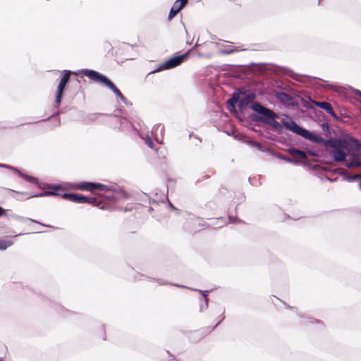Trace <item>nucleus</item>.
I'll return each instance as SVG.
<instances>
[{"label": "nucleus", "mask_w": 361, "mask_h": 361, "mask_svg": "<svg viewBox=\"0 0 361 361\" xmlns=\"http://www.w3.org/2000/svg\"><path fill=\"white\" fill-rule=\"evenodd\" d=\"M355 94H356L357 95H359V96L361 97V92H360V91L357 90V91L355 92Z\"/></svg>", "instance_id": "19"}, {"label": "nucleus", "mask_w": 361, "mask_h": 361, "mask_svg": "<svg viewBox=\"0 0 361 361\" xmlns=\"http://www.w3.org/2000/svg\"><path fill=\"white\" fill-rule=\"evenodd\" d=\"M73 194L64 193L61 195L63 199L68 200L71 202Z\"/></svg>", "instance_id": "14"}, {"label": "nucleus", "mask_w": 361, "mask_h": 361, "mask_svg": "<svg viewBox=\"0 0 361 361\" xmlns=\"http://www.w3.org/2000/svg\"><path fill=\"white\" fill-rule=\"evenodd\" d=\"M288 152L293 157V159H285L287 161L295 162L298 164L305 163L307 156L304 152L299 151L295 149H289Z\"/></svg>", "instance_id": "9"}, {"label": "nucleus", "mask_w": 361, "mask_h": 361, "mask_svg": "<svg viewBox=\"0 0 361 361\" xmlns=\"http://www.w3.org/2000/svg\"><path fill=\"white\" fill-rule=\"evenodd\" d=\"M71 202L77 203H90L102 209H108L99 202L95 198H90L83 195L73 194Z\"/></svg>", "instance_id": "7"}, {"label": "nucleus", "mask_w": 361, "mask_h": 361, "mask_svg": "<svg viewBox=\"0 0 361 361\" xmlns=\"http://www.w3.org/2000/svg\"><path fill=\"white\" fill-rule=\"evenodd\" d=\"M49 188H51L53 190H80L82 191H89L91 192H94L95 190H101V191H110L111 189L105 185L90 182H82L79 183H65L63 185H54Z\"/></svg>", "instance_id": "3"}, {"label": "nucleus", "mask_w": 361, "mask_h": 361, "mask_svg": "<svg viewBox=\"0 0 361 361\" xmlns=\"http://www.w3.org/2000/svg\"><path fill=\"white\" fill-rule=\"evenodd\" d=\"M251 99L250 95L245 96L241 92L235 93L233 97L228 102V108L231 111H234V104L238 102L240 107L243 109Z\"/></svg>", "instance_id": "5"}, {"label": "nucleus", "mask_w": 361, "mask_h": 361, "mask_svg": "<svg viewBox=\"0 0 361 361\" xmlns=\"http://www.w3.org/2000/svg\"><path fill=\"white\" fill-rule=\"evenodd\" d=\"M13 243L11 240L0 238V250L4 251L11 247Z\"/></svg>", "instance_id": "13"}, {"label": "nucleus", "mask_w": 361, "mask_h": 361, "mask_svg": "<svg viewBox=\"0 0 361 361\" xmlns=\"http://www.w3.org/2000/svg\"><path fill=\"white\" fill-rule=\"evenodd\" d=\"M316 104L323 109H325L331 115L334 116V113L331 105L327 102H316Z\"/></svg>", "instance_id": "12"}, {"label": "nucleus", "mask_w": 361, "mask_h": 361, "mask_svg": "<svg viewBox=\"0 0 361 361\" xmlns=\"http://www.w3.org/2000/svg\"><path fill=\"white\" fill-rule=\"evenodd\" d=\"M188 56V54L176 56L173 58L170 59L169 60L166 61V62L161 63L159 65V66L154 71H152L151 73H154L157 72H159L164 70H168L173 68L178 65H180L184 59Z\"/></svg>", "instance_id": "6"}, {"label": "nucleus", "mask_w": 361, "mask_h": 361, "mask_svg": "<svg viewBox=\"0 0 361 361\" xmlns=\"http://www.w3.org/2000/svg\"><path fill=\"white\" fill-rule=\"evenodd\" d=\"M56 195V192H54V191H47L44 193L39 195V196H43V195Z\"/></svg>", "instance_id": "16"}, {"label": "nucleus", "mask_w": 361, "mask_h": 361, "mask_svg": "<svg viewBox=\"0 0 361 361\" xmlns=\"http://www.w3.org/2000/svg\"><path fill=\"white\" fill-rule=\"evenodd\" d=\"M126 196V193L120 190H114V195L106 196V198L109 200L116 201L121 198H125Z\"/></svg>", "instance_id": "11"}, {"label": "nucleus", "mask_w": 361, "mask_h": 361, "mask_svg": "<svg viewBox=\"0 0 361 361\" xmlns=\"http://www.w3.org/2000/svg\"><path fill=\"white\" fill-rule=\"evenodd\" d=\"M145 142L149 147H152V141L149 136L147 137Z\"/></svg>", "instance_id": "15"}, {"label": "nucleus", "mask_w": 361, "mask_h": 361, "mask_svg": "<svg viewBox=\"0 0 361 361\" xmlns=\"http://www.w3.org/2000/svg\"><path fill=\"white\" fill-rule=\"evenodd\" d=\"M82 73L90 78L91 80L100 82L108 87L109 89H111L115 94H116L120 98L123 99V97L121 92L116 88V87L104 75L100 74L99 73L92 71V70H82Z\"/></svg>", "instance_id": "4"}, {"label": "nucleus", "mask_w": 361, "mask_h": 361, "mask_svg": "<svg viewBox=\"0 0 361 361\" xmlns=\"http://www.w3.org/2000/svg\"><path fill=\"white\" fill-rule=\"evenodd\" d=\"M0 166H3V165H0Z\"/></svg>", "instance_id": "22"}, {"label": "nucleus", "mask_w": 361, "mask_h": 361, "mask_svg": "<svg viewBox=\"0 0 361 361\" xmlns=\"http://www.w3.org/2000/svg\"><path fill=\"white\" fill-rule=\"evenodd\" d=\"M187 0H177L173 5L169 15V18L172 19L186 4Z\"/></svg>", "instance_id": "10"}, {"label": "nucleus", "mask_w": 361, "mask_h": 361, "mask_svg": "<svg viewBox=\"0 0 361 361\" xmlns=\"http://www.w3.org/2000/svg\"><path fill=\"white\" fill-rule=\"evenodd\" d=\"M360 189L361 190V184L360 185Z\"/></svg>", "instance_id": "21"}, {"label": "nucleus", "mask_w": 361, "mask_h": 361, "mask_svg": "<svg viewBox=\"0 0 361 361\" xmlns=\"http://www.w3.org/2000/svg\"><path fill=\"white\" fill-rule=\"evenodd\" d=\"M71 73V72L69 71H64L63 75L60 80V82L58 85L56 96V102L57 104H60V102H61L63 92L64 90V88H65L67 82L69 80Z\"/></svg>", "instance_id": "8"}, {"label": "nucleus", "mask_w": 361, "mask_h": 361, "mask_svg": "<svg viewBox=\"0 0 361 361\" xmlns=\"http://www.w3.org/2000/svg\"><path fill=\"white\" fill-rule=\"evenodd\" d=\"M344 148L336 149L334 152V158L337 161H345V166L348 168L360 167L361 145L355 140L349 139L344 141Z\"/></svg>", "instance_id": "2"}, {"label": "nucleus", "mask_w": 361, "mask_h": 361, "mask_svg": "<svg viewBox=\"0 0 361 361\" xmlns=\"http://www.w3.org/2000/svg\"><path fill=\"white\" fill-rule=\"evenodd\" d=\"M24 178L28 181H31V182L37 183V181L34 178H32V177H30L27 176H25Z\"/></svg>", "instance_id": "17"}, {"label": "nucleus", "mask_w": 361, "mask_h": 361, "mask_svg": "<svg viewBox=\"0 0 361 361\" xmlns=\"http://www.w3.org/2000/svg\"><path fill=\"white\" fill-rule=\"evenodd\" d=\"M361 178V174L356 175V176L352 177L351 179H355V178Z\"/></svg>", "instance_id": "18"}, {"label": "nucleus", "mask_w": 361, "mask_h": 361, "mask_svg": "<svg viewBox=\"0 0 361 361\" xmlns=\"http://www.w3.org/2000/svg\"><path fill=\"white\" fill-rule=\"evenodd\" d=\"M4 209L0 207V215H2L4 214Z\"/></svg>", "instance_id": "20"}, {"label": "nucleus", "mask_w": 361, "mask_h": 361, "mask_svg": "<svg viewBox=\"0 0 361 361\" xmlns=\"http://www.w3.org/2000/svg\"><path fill=\"white\" fill-rule=\"evenodd\" d=\"M251 108L258 114L259 120L267 123L277 130H281L283 128H285L307 140L312 141L317 140L316 135L312 134L311 132L300 128L295 122L288 118H280L281 121L279 122L276 120V118H279V116L260 104L253 103L251 105Z\"/></svg>", "instance_id": "1"}]
</instances>
